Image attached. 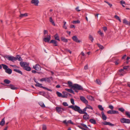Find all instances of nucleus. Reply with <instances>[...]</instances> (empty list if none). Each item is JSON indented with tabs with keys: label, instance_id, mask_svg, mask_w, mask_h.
Wrapping results in <instances>:
<instances>
[{
	"label": "nucleus",
	"instance_id": "obj_1",
	"mask_svg": "<svg viewBox=\"0 0 130 130\" xmlns=\"http://www.w3.org/2000/svg\"><path fill=\"white\" fill-rule=\"evenodd\" d=\"M69 108H72L73 110L75 111L78 112L80 113L81 109L77 105H73L70 106L68 107Z\"/></svg>",
	"mask_w": 130,
	"mask_h": 130
},
{
	"label": "nucleus",
	"instance_id": "obj_2",
	"mask_svg": "<svg viewBox=\"0 0 130 130\" xmlns=\"http://www.w3.org/2000/svg\"><path fill=\"white\" fill-rule=\"evenodd\" d=\"M73 90L77 89L79 90H84L83 87L80 85L77 84H74L73 85Z\"/></svg>",
	"mask_w": 130,
	"mask_h": 130
},
{
	"label": "nucleus",
	"instance_id": "obj_3",
	"mask_svg": "<svg viewBox=\"0 0 130 130\" xmlns=\"http://www.w3.org/2000/svg\"><path fill=\"white\" fill-rule=\"evenodd\" d=\"M120 122L122 123H130V120L129 119H127L124 118H121L120 119Z\"/></svg>",
	"mask_w": 130,
	"mask_h": 130
},
{
	"label": "nucleus",
	"instance_id": "obj_4",
	"mask_svg": "<svg viewBox=\"0 0 130 130\" xmlns=\"http://www.w3.org/2000/svg\"><path fill=\"white\" fill-rule=\"evenodd\" d=\"M51 39V35H47L46 37L44 38L43 39V41L46 42H49Z\"/></svg>",
	"mask_w": 130,
	"mask_h": 130
},
{
	"label": "nucleus",
	"instance_id": "obj_5",
	"mask_svg": "<svg viewBox=\"0 0 130 130\" xmlns=\"http://www.w3.org/2000/svg\"><path fill=\"white\" fill-rule=\"evenodd\" d=\"M41 67L38 64H37L33 66V68L37 71H40L41 70Z\"/></svg>",
	"mask_w": 130,
	"mask_h": 130
},
{
	"label": "nucleus",
	"instance_id": "obj_6",
	"mask_svg": "<svg viewBox=\"0 0 130 130\" xmlns=\"http://www.w3.org/2000/svg\"><path fill=\"white\" fill-rule=\"evenodd\" d=\"M6 57L8 60L9 61H11L13 62H14V57L12 56L8 55L6 56Z\"/></svg>",
	"mask_w": 130,
	"mask_h": 130
},
{
	"label": "nucleus",
	"instance_id": "obj_7",
	"mask_svg": "<svg viewBox=\"0 0 130 130\" xmlns=\"http://www.w3.org/2000/svg\"><path fill=\"white\" fill-rule=\"evenodd\" d=\"M80 100L84 103L85 104H87L88 102L85 98L83 96H80Z\"/></svg>",
	"mask_w": 130,
	"mask_h": 130
},
{
	"label": "nucleus",
	"instance_id": "obj_8",
	"mask_svg": "<svg viewBox=\"0 0 130 130\" xmlns=\"http://www.w3.org/2000/svg\"><path fill=\"white\" fill-rule=\"evenodd\" d=\"M20 64L21 66L23 68V69L26 66H27L28 65V64L26 62L23 61L20 62Z\"/></svg>",
	"mask_w": 130,
	"mask_h": 130
},
{
	"label": "nucleus",
	"instance_id": "obj_9",
	"mask_svg": "<svg viewBox=\"0 0 130 130\" xmlns=\"http://www.w3.org/2000/svg\"><path fill=\"white\" fill-rule=\"evenodd\" d=\"M84 115L83 116V118L85 120H87L89 119V115H88L87 112H83Z\"/></svg>",
	"mask_w": 130,
	"mask_h": 130
},
{
	"label": "nucleus",
	"instance_id": "obj_10",
	"mask_svg": "<svg viewBox=\"0 0 130 130\" xmlns=\"http://www.w3.org/2000/svg\"><path fill=\"white\" fill-rule=\"evenodd\" d=\"M50 43L53 44L54 46H58V42L55 40H51L50 41Z\"/></svg>",
	"mask_w": 130,
	"mask_h": 130
},
{
	"label": "nucleus",
	"instance_id": "obj_11",
	"mask_svg": "<svg viewBox=\"0 0 130 130\" xmlns=\"http://www.w3.org/2000/svg\"><path fill=\"white\" fill-rule=\"evenodd\" d=\"M72 38L73 41L79 43L80 42V41L78 39L77 37L76 36H73L72 37Z\"/></svg>",
	"mask_w": 130,
	"mask_h": 130
},
{
	"label": "nucleus",
	"instance_id": "obj_12",
	"mask_svg": "<svg viewBox=\"0 0 130 130\" xmlns=\"http://www.w3.org/2000/svg\"><path fill=\"white\" fill-rule=\"evenodd\" d=\"M14 61L16 60H18L19 61H22L23 59H22L20 56L18 55H17L15 57H14Z\"/></svg>",
	"mask_w": 130,
	"mask_h": 130
},
{
	"label": "nucleus",
	"instance_id": "obj_13",
	"mask_svg": "<svg viewBox=\"0 0 130 130\" xmlns=\"http://www.w3.org/2000/svg\"><path fill=\"white\" fill-rule=\"evenodd\" d=\"M103 125H109L111 126H113L114 125L111 123H110V122H107L105 121L104 122L102 123Z\"/></svg>",
	"mask_w": 130,
	"mask_h": 130
},
{
	"label": "nucleus",
	"instance_id": "obj_14",
	"mask_svg": "<svg viewBox=\"0 0 130 130\" xmlns=\"http://www.w3.org/2000/svg\"><path fill=\"white\" fill-rule=\"evenodd\" d=\"M39 2L38 0H32L31 1V3L36 6L38 5Z\"/></svg>",
	"mask_w": 130,
	"mask_h": 130
},
{
	"label": "nucleus",
	"instance_id": "obj_15",
	"mask_svg": "<svg viewBox=\"0 0 130 130\" xmlns=\"http://www.w3.org/2000/svg\"><path fill=\"white\" fill-rule=\"evenodd\" d=\"M8 86L12 90H16L18 89L17 87H14V86L11 84H10Z\"/></svg>",
	"mask_w": 130,
	"mask_h": 130
},
{
	"label": "nucleus",
	"instance_id": "obj_16",
	"mask_svg": "<svg viewBox=\"0 0 130 130\" xmlns=\"http://www.w3.org/2000/svg\"><path fill=\"white\" fill-rule=\"evenodd\" d=\"M62 108L59 107H56V109L57 112L58 113H61Z\"/></svg>",
	"mask_w": 130,
	"mask_h": 130
},
{
	"label": "nucleus",
	"instance_id": "obj_17",
	"mask_svg": "<svg viewBox=\"0 0 130 130\" xmlns=\"http://www.w3.org/2000/svg\"><path fill=\"white\" fill-rule=\"evenodd\" d=\"M12 70L8 68L5 71V72L6 73L9 74H11L12 73Z\"/></svg>",
	"mask_w": 130,
	"mask_h": 130
},
{
	"label": "nucleus",
	"instance_id": "obj_18",
	"mask_svg": "<svg viewBox=\"0 0 130 130\" xmlns=\"http://www.w3.org/2000/svg\"><path fill=\"white\" fill-rule=\"evenodd\" d=\"M101 114L102 116V118L103 120H106L107 119V117L105 115L103 111H102L101 112Z\"/></svg>",
	"mask_w": 130,
	"mask_h": 130
},
{
	"label": "nucleus",
	"instance_id": "obj_19",
	"mask_svg": "<svg viewBox=\"0 0 130 130\" xmlns=\"http://www.w3.org/2000/svg\"><path fill=\"white\" fill-rule=\"evenodd\" d=\"M13 71L14 72H16L21 74L22 75L23 73L20 70L16 69H13Z\"/></svg>",
	"mask_w": 130,
	"mask_h": 130
},
{
	"label": "nucleus",
	"instance_id": "obj_20",
	"mask_svg": "<svg viewBox=\"0 0 130 130\" xmlns=\"http://www.w3.org/2000/svg\"><path fill=\"white\" fill-rule=\"evenodd\" d=\"M23 69L27 71H30L31 70V68L29 67L26 66Z\"/></svg>",
	"mask_w": 130,
	"mask_h": 130
},
{
	"label": "nucleus",
	"instance_id": "obj_21",
	"mask_svg": "<svg viewBox=\"0 0 130 130\" xmlns=\"http://www.w3.org/2000/svg\"><path fill=\"white\" fill-rule=\"evenodd\" d=\"M55 40H58L59 41H60L59 37L57 34H56L54 36Z\"/></svg>",
	"mask_w": 130,
	"mask_h": 130
},
{
	"label": "nucleus",
	"instance_id": "obj_22",
	"mask_svg": "<svg viewBox=\"0 0 130 130\" xmlns=\"http://www.w3.org/2000/svg\"><path fill=\"white\" fill-rule=\"evenodd\" d=\"M52 77H46V82L50 83L51 81V79H52Z\"/></svg>",
	"mask_w": 130,
	"mask_h": 130
},
{
	"label": "nucleus",
	"instance_id": "obj_23",
	"mask_svg": "<svg viewBox=\"0 0 130 130\" xmlns=\"http://www.w3.org/2000/svg\"><path fill=\"white\" fill-rule=\"evenodd\" d=\"M65 90L67 91L72 93L73 94H74V92L73 91V90L71 89H68L67 88H66L65 89Z\"/></svg>",
	"mask_w": 130,
	"mask_h": 130
},
{
	"label": "nucleus",
	"instance_id": "obj_24",
	"mask_svg": "<svg viewBox=\"0 0 130 130\" xmlns=\"http://www.w3.org/2000/svg\"><path fill=\"white\" fill-rule=\"evenodd\" d=\"M123 23L126 25H130V23H129L125 19L123 20Z\"/></svg>",
	"mask_w": 130,
	"mask_h": 130
},
{
	"label": "nucleus",
	"instance_id": "obj_25",
	"mask_svg": "<svg viewBox=\"0 0 130 130\" xmlns=\"http://www.w3.org/2000/svg\"><path fill=\"white\" fill-rule=\"evenodd\" d=\"M89 121L92 123L95 124L96 123V121L94 119H91Z\"/></svg>",
	"mask_w": 130,
	"mask_h": 130
},
{
	"label": "nucleus",
	"instance_id": "obj_26",
	"mask_svg": "<svg viewBox=\"0 0 130 130\" xmlns=\"http://www.w3.org/2000/svg\"><path fill=\"white\" fill-rule=\"evenodd\" d=\"M5 123L4 118L2 119L0 123V125L3 126Z\"/></svg>",
	"mask_w": 130,
	"mask_h": 130
},
{
	"label": "nucleus",
	"instance_id": "obj_27",
	"mask_svg": "<svg viewBox=\"0 0 130 130\" xmlns=\"http://www.w3.org/2000/svg\"><path fill=\"white\" fill-rule=\"evenodd\" d=\"M61 39L62 41L64 42H67L68 41L67 39H66L63 37H61Z\"/></svg>",
	"mask_w": 130,
	"mask_h": 130
},
{
	"label": "nucleus",
	"instance_id": "obj_28",
	"mask_svg": "<svg viewBox=\"0 0 130 130\" xmlns=\"http://www.w3.org/2000/svg\"><path fill=\"white\" fill-rule=\"evenodd\" d=\"M50 21L52 23V25L54 26H55V25L54 21H53L52 18L51 17L50 18Z\"/></svg>",
	"mask_w": 130,
	"mask_h": 130
},
{
	"label": "nucleus",
	"instance_id": "obj_29",
	"mask_svg": "<svg viewBox=\"0 0 130 130\" xmlns=\"http://www.w3.org/2000/svg\"><path fill=\"white\" fill-rule=\"evenodd\" d=\"M2 66L3 67V68L4 69L5 71L8 68V67L6 65L4 64H2Z\"/></svg>",
	"mask_w": 130,
	"mask_h": 130
},
{
	"label": "nucleus",
	"instance_id": "obj_30",
	"mask_svg": "<svg viewBox=\"0 0 130 130\" xmlns=\"http://www.w3.org/2000/svg\"><path fill=\"white\" fill-rule=\"evenodd\" d=\"M87 109L86 108V107L83 109V110H82L81 109L80 114H84L83 112H86V111Z\"/></svg>",
	"mask_w": 130,
	"mask_h": 130
},
{
	"label": "nucleus",
	"instance_id": "obj_31",
	"mask_svg": "<svg viewBox=\"0 0 130 130\" xmlns=\"http://www.w3.org/2000/svg\"><path fill=\"white\" fill-rule=\"evenodd\" d=\"M114 63H115V65H117L120 63V61L119 59H117L114 62Z\"/></svg>",
	"mask_w": 130,
	"mask_h": 130
},
{
	"label": "nucleus",
	"instance_id": "obj_32",
	"mask_svg": "<svg viewBox=\"0 0 130 130\" xmlns=\"http://www.w3.org/2000/svg\"><path fill=\"white\" fill-rule=\"evenodd\" d=\"M28 16V14L26 13L24 14H21L20 15V17L21 18H22L24 17H27Z\"/></svg>",
	"mask_w": 130,
	"mask_h": 130
},
{
	"label": "nucleus",
	"instance_id": "obj_33",
	"mask_svg": "<svg viewBox=\"0 0 130 130\" xmlns=\"http://www.w3.org/2000/svg\"><path fill=\"white\" fill-rule=\"evenodd\" d=\"M4 82L7 84H9L11 82L8 79H5L4 80Z\"/></svg>",
	"mask_w": 130,
	"mask_h": 130
},
{
	"label": "nucleus",
	"instance_id": "obj_34",
	"mask_svg": "<svg viewBox=\"0 0 130 130\" xmlns=\"http://www.w3.org/2000/svg\"><path fill=\"white\" fill-rule=\"evenodd\" d=\"M125 114L127 117L130 118V113L129 112L127 111H126Z\"/></svg>",
	"mask_w": 130,
	"mask_h": 130
},
{
	"label": "nucleus",
	"instance_id": "obj_35",
	"mask_svg": "<svg viewBox=\"0 0 130 130\" xmlns=\"http://www.w3.org/2000/svg\"><path fill=\"white\" fill-rule=\"evenodd\" d=\"M68 84L69 85V86L70 87H71L73 88V85H72V82L70 81H68Z\"/></svg>",
	"mask_w": 130,
	"mask_h": 130
},
{
	"label": "nucleus",
	"instance_id": "obj_36",
	"mask_svg": "<svg viewBox=\"0 0 130 130\" xmlns=\"http://www.w3.org/2000/svg\"><path fill=\"white\" fill-rule=\"evenodd\" d=\"M98 107L100 110L101 111H103L104 110V108L102 107V106L101 105H99Z\"/></svg>",
	"mask_w": 130,
	"mask_h": 130
},
{
	"label": "nucleus",
	"instance_id": "obj_37",
	"mask_svg": "<svg viewBox=\"0 0 130 130\" xmlns=\"http://www.w3.org/2000/svg\"><path fill=\"white\" fill-rule=\"evenodd\" d=\"M96 83L99 85H100L101 84V83L99 79H97L95 81Z\"/></svg>",
	"mask_w": 130,
	"mask_h": 130
},
{
	"label": "nucleus",
	"instance_id": "obj_38",
	"mask_svg": "<svg viewBox=\"0 0 130 130\" xmlns=\"http://www.w3.org/2000/svg\"><path fill=\"white\" fill-rule=\"evenodd\" d=\"M114 17L116 19L119 21V22H121L120 18L117 15H116Z\"/></svg>",
	"mask_w": 130,
	"mask_h": 130
},
{
	"label": "nucleus",
	"instance_id": "obj_39",
	"mask_svg": "<svg viewBox=\"0 0 130 130\" xmlns=\"http://www.w3.org/2000/svg\"><path fill=\"white\" fill-rule=\"evenodd\" d=\"M97 45L99 47L100 49H101L102 50H103L104 48V47L102 45H101L100 44L98 43L97 44Z\"/></svg>",
	"mask_w": 130,
	"mask_h": 130
},
{
	"label": "nucleus",
	"instance_id": "obj_40",
	"mask_svg": "<svg viewBox=\"0 0 130 130\" xmlns=\"http://www.w3.org/2000/svg\"><path fill=\"white\" fill-rule=\"evenodd\" d=\"M86 108L87 109H91L92 110H93V108L90 105H87V106L86 107Z\"/></svg>",
	"mask_w": 130,
	"mask_h": 130
},
{
	"label": "nucleus",
	"instance_id": "obj_41",
	"mask_svg": "<svg viewBox=\"0 0 130 130\" xmlns=\"http://www.w3.org/2000/svg\"><path fill=\"white\" fill-rule=\"evenodd\" d=\"M119 111H121L122 112H123L124 111V109L123 108L121 107L118 108Z\"/></svg>",
	"mask_w": 130,
	"mask_h": 130
},
{
	"label": "nucleus",
	"instance_id": "obj_42",
	"mask_svg": "<svg viewBox=\"0 0 130 130\" xmlns=\"http://www.w3.org/2000/svg\"><path fill=\"white\" fill-rule=\"evenodd\" d=\"M80 125L86 128H88V127L86 125H85L84 123H81L80 124Z\"/></svg>",
	"mask_w": 130,
	"mask_h": 130
},
{
	"label": "nucleus",
	"instance_id": "obj_43",
	"mask_svg": "<svg viewBox=\"0 0 130 130\" xmlns=\"http://www.w3.org/2000/svg\"><path fill=\"white\" fill-rule=\"evenodd\" d=\"M56 93L58 97H60L62 96V94L58 91H57Z\"/></svg>",
	"mask_w": 130,
	"mask_h": 130
},
{
	"label": "nucleus",
	"instance_id": "obj_44",
	"mask_svg": "<svg viewBox=\"0 0 130 130\" xmlns=\"http://www.w3.org/2000/svg\"><path fill=\"white\" fill-rule=\"evenodd\" d=\"M46 125L44 124L42 125V130H46Z\"/></svg>",
	"mask_w": 130,
	"mask_h": 130
},
{
	"label": "nucleus",
	"instance_id": "obj_45",
	"mask_svg": "<svg viewBox=\"0 0 130 130\" xmlns=\"http://www.w3.org/2000/svg\"><path fill=\"white\" fill-rule=\"evenodd\" d=\"M87 97L88 99L92 101L93 100V97L91 96H88Z\"/></svg>",
	"mask_w": 130,
	"mask_h": 130
},
{
	"label": "nucleus",
	"instance_id": "obj_46",
	"mask_svg": "<svg viewBox=\"0 0 130 130\" xmlns=\"http://www.w3.org/2000/svg\"><path fill=\"white\" fill-rule=\"evenodd\" d=\"M80 22V21L79 20H76L73 21V23L74 24H76V23H79Z\"/></svg>",
	"mask_w": 130,
	"mask_h": 130
},
{
	"label": "nucleus",
	"instance_id": "obj_47",
	"mask_svg": "<svg viewBox=\"0 0 130 130\" xmlns=\"http://www.w3.org/2000/svg\"><path fill=\"white\" fill-rule=\"evenodd\" d=\"M112 114H114L116 113L118 114L119 113L118 111L116 110H112Z\"/></svg>",
	"mask_w": 130,
	"mask_h": 130
},
{
	"label": "nucleus",
	"instance_id": "obj_48",
	"mask_svg": "<svg viewBox=\"0 0 130 130\" xmlns=\"http://www.w3.org/2000/svg\"><path fill=\"white\" fill-rule=\"evenodd\" d=\"M42 88L48 91H52V90L51 89H49L45 87H42Z\"/></svg>",
	"mask_w": 130,
	"mask_h": 130
},
{
	"label": "nucleus",
	"instance_id": "obj_49",
	"mask_svg": "<svg viewBox=\"0 0 130 130\" xmlns=\"http://www.w3.org/2000/svg\"><path fill=\"white\" fill-rule=\"evenodd\" d=\"M89 38L91 40L92 42H93V40H94V39L93 37L90 35H89Z\"/></svg>",
	"mask_w": 130,
	"mask_h": 130
},
{
	"label": "nucleus",
	"instance_id": "obj_50",
	"mask_svg": "<svg viewBox=\"0 0 130 130\" xmlns=\"http://www.w3.org/2000/svg\"><path fill=\"white\" fill-rule=\"evenodd\" d=\"M39 94L40 95H44L45 94V92L44 91H40L39 92Z\"/></svg>",
	"mask_w": 130,
	"mask_h": 130
},
{
	"label": "nucleus",
	"instance_id": "obj_51",
	"mask_svg": "<svg viewBox=\"0 0 130 130\" xmlns=\"http://www.w3.org/2000/svg\"><path fill=\"white\" fill-rule=\"evenodd\" d=\"M62 105L65 106H68V105L67 103L65 102H64L62 103Z\"/></svg>",
	"mask_w": 130,
	"mask_h": 130
},
{
	"label": "nucleus",
	"instance_id": "obj_52",
	"mask_svg": "<svg viewBox=\"0 0 130 130\" xmlns=\"http://www.w3.org/2000/svg\"><path fill=\"white\" fill-rule=\"evenodd\" d=\"M62 93L63 94H64V95H66V96L67 97L68 92H66V91H63L62 92Z\"/></svg>",
	"mask_w": 130,
	"mask_h": 130
},
{
	"label": "nucleus",
	"instance_id": "obj_53",
	"mask_svg": "<svg viewBox=\"0 0 130 130\" xmlns=\"http://www.w3.org/2000/svg\"><path fill=\"white\" fill-rule=\"evenodd\" d=\"M71 102V103L73 105H74L75 104L74 102V100L73 99H71L70 100Z\"/></svg>",
	"mask_w": 130,
	"mask_h": 130
},
{
	"label": "nucleus",
	"instance_id": "obj_54",
	"mask_svg": "<svg viewBox=\"0 0 130 130\" xmlns=\"http://www.w3.org/2000/svg\"><path fill=\"white\" fill-rule=\"evenodd\" d=\"M129 66H124L123 67V70H127L128 68L129 67Z\"/></svg>",
	"mask_w": 130,
	"mask_h": 130
},
{
	"label": "nucleus",
	"instance_id": "obj_55",
	"mask_svg": "<svg viewBox=\"0 0 130 130\" xmlns=\"http://www.w3.org/2000/svg\"><path fill=\"white\" fill-rule=\"evenodd\" d=\"M105 2L107 3L109 6L110 7H111L112 6V5L110 3L106 1H105Z\"/></svg>",
	"mask_w": 130,
	"mask_h": 130
},
{
	"label": "nucleus",
	"instance_id": "obj_56",
	"mask_svg": "<svg viewBox=\"0 0 130 130\" xmlns=\"http://www.w3.org/2000/svg\"><path fill=\"white\" fill-rule=\"evenodd\" d=\"M35 86L36 87H39L42 88V87H44L43 86H42L41 85H38L37 84H35Z\"/></svg>",
	"mask_w": 130,
	"mask_h": 130
},
{
	"label": "nucleus",
	"instance_id": "obj_57",
	"mask_svg": "<svg viewBox=\"0 0 130 130\" xmlns=\"http://www.w3.org/2000/svg\"><path fill=\"white\" fill-rule=\"evenodd\" d=\"M40 80L41 82L45 81L46 82V77L41 78L40 79Z\"/></svg>",
	"mask_w": 130,
	"mask_h": 130
},
{
	"label": "nucleus",
	"instance_id": "obj_58",
	"mask_svg": "<svg viewBox=\"0 0 130 130\" xmlns=\"http://www.w3.org/2000/svg\"><path fill=\"white\" fill-rule=\"evenodd\" d=\"M10 66L13 67L15 68H19V67L15 65H10Z\"/></svg>",
	"mask_w": 130,
	"mask_h": 130
},
{
	"label": "nucleus",
	"instance_id": "obj_59",
	"mask_svg": "<svg viewBox=\"0 0 130 130\" xmlns=\"http://www.w3.org/2000/svg\"><path fill=\"white\" fill-rule=\"evenodd\" d=\"M120 3L121 4L123 5V4H124L125 5H126L125 2L123 0L121 1L120 2Z\"/></svg>",
	"mask_w": 130,
	"mask_h": 130
},
{
	"label": "nucleus",
	"instance_id": "obj_60",
	"mask_svg": "<svg viewBox=\"0 0 130 130\" xmlns=\"http://www.w3.org/2000/svg\"><path fill=\"white\" fill-rule=\"evenodd\" d=\"M40 105V106L42 107H45V106L43 103H41Z\"/></svg>",
	"mask_w": 130,
	"mask_h": 130
},
{
	"label": "nucleus",
	"instance_id": "obj_61",
	"mask_svg": "<svg viewBox=\"0 0 130 130\" xmlns=\"http://www.w3.org/2000/svg\"><path fill=\"white\" fill-rule=\"evenodd\" d=\"M34 81L38 85H42V84H40L37 81H36V79L35 78H34Z\"/></svg>",
	"mask_w": 130,
	"mask_h": 130
},
{
	"label": "nucleus",
	"instance_id": "obj_62",
	"mask_svg": "<svg viewBox=\"0 0 130 130\" xmlns=\"http://www.w3.org/2000/svg\"><path fill=\"white\" fill-rule=\"evenodd\" d=\"M112 110H109L107 111V113L109 114H112Z\"/></svg>",
	"mask_w": 130,
	"mask_h": 130
},
{
	"label": "nucleus",
	"instance_id": "obj_63",
	"mask_svg": "<svg viewBox=\"0 0 130 130\" xmlns=\"http://www.w3.org/2000/svg\"><path fill=\"white\" fill-rule=\"evenodd\" d=\"M68 123H70L72 124H73V123L72 121L71 120H70L68 121Z\"/></svg>",
	"mask_w": 130,
	"mask_h": 130
},
{
	"label": "nucleus",
	"instance_id": "obj_64",
	"mask_svg": "<svg viewBox=\"0 0 130 130\" xmlns=\"http://www.w3.org/2000/svg\"><path fill=\"white\" fill-rule=\"evenodd\" d=\"M109 107L112 110L113 109V106L111 105H109Z\"/></svg>",
	"mask_w": 130,
	"mask_h": 130
}]
</instances>
